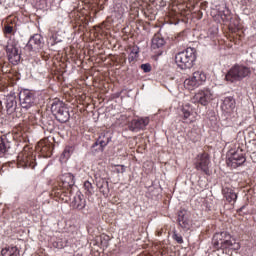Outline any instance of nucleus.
<instances>
[{
  "mask_svg": "<svg viewBox=\"0 0 256 256\" xmlns=\"http://www.w3.org/2000/svg\"><path fill=\"white\" fill-rule=\"evenodd\" d=\"M212 245L217 251L219 249L222 251L224 249H231L232 251H239L241 249V245L228 232L215 233L212 238Z\"/></svg>",
  "mask_w": 256,
  "mask_h": 256,
  "instance_id": "obj_1",
  "label": "nucleus"
},
{
  "mask_svg": "<svg viewBox=\"0 0 256 256\" xmlns=\"http://www.w3.org/2000/svg\"><path fill=\"white\" fill-rule=\"evenodd\" d=\"M195 61H197V50L195 48L188 47L175 55V63L181 71L193 69Z\"/></svg>",
  "mask_w": 256,
  "mask_h": 256,
  "instance_id": "obj_2",
  "label": "nucleus"
},
{
  "mask_svg": "<svg viewBox=\"0 0 256 256\" xmlns=\"http://www.w3.org/2000/svg\"><path fill=\"white\" fill-rule=\"evenodd\" d=\"M249 75H251V68L236 64L227 72L225 79L230 83H235V81H243Z\"/></svg>",
  "mask_w": 256,
  "mask_h": 256,
  "instance_id": "obj_3",
  "label": "nucleus"
},
{
  "mask_svg": "<svg viewBox=\"0 0 256 256\" xmlns=\"http://www.w3.org/2000/svg\"><path fill=\"white\" fill-rule=\"evenodd\" d=\"M52 115H54L56 121L59 123H67L71 119V114L69 113V108L65 103L58 101L54 102L51 106Z\"/></svg>",
  "mask_w": 256,
  "mask_h": 256,
  "instance_id": "obj_4",
  "label": "nucleus"
},
{
  "mask_svg": "<svg viewBox=\"0 0 256 256\" xmlns=\"http://www.w3.org/2000/svg\"><path fill=\"white\" fill-rule=\"evenodd\" d=\"M210 164L211 157L207 152L199 153L194 160L195 169H197V171H202L205 175H211V172L209 171Z\"/></svg>",
  "mask_w": 256,
  "mask_h": 256,
  "instance_id": "obj_5",
  "label": "nucleus"
},
{
  "mask_svg": "<svg viewBox=\"0 0 256 256\" xmlns=\"http://www.w3.org/2000/svg\"><path fill=\"white\" fill-rule=\"evenodd\" d=\"M245 161H247V158H245L243 150L230 151L226 160V165L232 169H237V167H241Z\"/></svg>",
  "mask_w": 256,
  "mask_h": 256,
  "instance_id": "obj_6",
  "label": "nucleus"
},
{
  "mask_svg": "<svg viewBox=\"0 0 256 256\" xmlns=\"http://www.w3.org/2000/svg\"><path fill=\"white\" fill-rule=\"evenodd\" d=\"M19 101L22 109H31L35 106V92L27 89L20 91Z\"/></svg>",
  "mask_w": 256,
  "mask_h": 256,
  "instance_id": "obj_7",
  "label": "nucleus"
},
{
  "mask_svg": "<svg viewBox=\"0 0 256 256\" xmlns=\"http://www.w3.org/2000/svg\"><path fill=\"white\" fill-rule=\"evenodd\" d=\"M213 99V93L211 92V89L204 88L199 90L194 97L192 98L193 103H199L200 105H203L206 107V105H209Z\"/></svg>",
  "mask_w": 256,
  "mask_h": 256,
  "instance_id": "obj_8",
  "label": "nucleus"
},
{
  "mask_svg": "<svg viewBox=\"0 0 256 256\" xmlns=\"http://www.w3.org/2000/svg\"><path fill=\"white\" fill-rule=\"evenodd\" d=\"M43 47H45V40H43V36L41 34H34L30 37L27 45L25 46L26 51H43Z\"/></svg>",
  "mask_w": 256,
  "mask_h": 256,
  "instance_id": "obj_9",
  "label": "nucleus"
},
{
  "mask_svg": "<svg viewBox=\"0 0 256 256\" xmlns=\"http://www.w3.org/2000/svg\"><path fill=\"white\" fill-rule=\"evenodd\" d=\"M18 167H22L23 169H35L37 162H35V155L29 154L27 152L20 153L18 155Z\"/></svg>",
  "mask_w": 256,
  "mask_h": 256,
  "instance_id": "obj_10",
  "label": "nucleus"
},
{
  "mask_svg": "<svg viewBox=\"0 0 256 256\" xmlns=\"http://www.w3.org/2000/svg\"><path fill=\"white\" fill-rule=\"evenodd\" d=\"M6 53L8 61L12 63V65H17V63L21 61V54L19 53V48H17V45L8 44L6 46Z\"/></svg>",
  "mask_w": 256,
  "mask_h": 256,
  "instance_id": "obj_11",
  "label": "nucleus"
},
{
  "mask_svg": "<svg viewBox=\"0 0 256 256\" xmlns=\"http://www.w3.org/2000/svg\"><path fill=\"white\" fill-rule=\"evenodd\" d=\"M36 149L40 151L44 157H51V155H53V143L49 141L48 138L38 142Z\"/></svg>",
  "mask_w": 256,
  "mask_h": 256,
  "instance_id": "obj_12",
  "label": "nucleus"
},
{
  "mask_svg": "<svg viewBox=\"0 0 256 256\" xmlns=\"http://www.w3.org/2000/svg\"><path fill=\"white\" fill-rule=\"evenodd\" d=\"M71 193H73V190H67V188H63V185L55 186L52 189V195L63 201H69L71 199Z\"/></svg>",
  "mask_w": 256,
  "mask_h": 256,
  "instance_id": "obj_13",
  "label": "nucleus"
},
{
  "mask_svg": "<svg viewBox=\"0 0 256 256\" xmlns=\"http://www.w3.org/2000/svg\"><path fill=\"white\" fill-rule=\"evenodd\" d=\"M60 181L62 183L63 189H67V191H71L75 186V176L71 173H65L60 176Z\"/></svg>",
  "mask_w": 256,
  "mask_h": 256,
  "instance_id": "obj_14",
  "label": "nucleus"
},
{
  "mask_svg": "<svg viewBox=\"0 0 256 256\" xmlns=\"http://www.w3.org/2000/svg\"><path fill=\"white\" fill-rule=\"evenodd\" d=\"M149 125V118L134 119L129 125L130 131H141Z\"/></svg>",
  "mask_w": 256,
  "mask_h": 256,
  "instance_id": "obj_15",
  "label": "nucleus"
},
{
  "mask_svg": "<svg viewBox=\"0 0 256 256\" xmlns=\"http://www.w3.org/2000/svg\"><path fill=\"white\" fill-rule=\"evenodd\" d=\"M235 107H236L235 98H233L232 96H228L224 98L223 104L221 106L222 111H224V113H229V114L233 113L235 111Z\"/></svg>",
  "mask_w": 256,
  "mask_h": 256,
  "instance_id": "obj_16",
  "label": "nucleus"
},
{
  "mask_svg": "<svg viewBox=\"0 0 256 256\" xmlns=\"http://www.w3.org/2000/svg\"><path fill=\"white\" fill-rule=\"evenodd\" d=\"M96 186L98 187L100 193L104 195V197H109L110 189H109V181L105 178H98L96 181Z\"/></svg>",
  "mask_w": 256,
  "mask_h": 256,
  "instance_id": "obj_17",
  "label": "nucleus"
},
{
  "mask_svg": "<svg viewBox=\"0 0 256 256\" xmlns=\"http://www.w3.org/2000/svg\"><path fill=\"white\" fill-rule=\"evenodd\" d=\"M16 109H17V98H15V96H7L6 110L8 115H12V113H15Z\"/></svg>",
  "mask_w": 256,
  "mask_h": 256,
  "instance_id": "obj_18",
  "label": "nucleus"
},
{
  "mask_svg": "<svg viewBox=\"0 0 256 256\" xmlns=\"http://www.w3.org/2000/svg\"><path fill=\"white\" fill-rule=\"evenodd\" d=\"M222 195L225 197L226 201L228 203H235L237 201V193H235V190L229 187H225L222 189Z\"/></svg>",
  "mask_w": 256,
  "mask_h": 256,
  "instance_id": "obj_19",
  "label": "nucleus"
},
{
  "mask_svg": "<svg viewBox=\"0 0 256 256\" xmlns=\"http://www.w3.org/2000/svg\"><path fill=\"white\" fill-rule=\"evenodd\" d=\"M178 223L182 229H190L191 227V220H189L187 214L183 213L182 211H180L178 214Z\"/></svg>",
  "mask_w": 256,
  "mask_h": 256,
  "instance_id": "obj_20",
  "label": "nucleus"
},
{
  "mask_svg": "<svg viewBox=\"0 0 256 256\" xmlns=\"http://www.w3.org/2000/svg\"><path fill=\"white\" fill-rule=\"evenodd\" d=\"M73 204L76 209H79V211L85 209V197L83 196V194H81V192L76 193V195L74 196Z\"/></svg>",
  "mask_w": 256,
  "mask_h": 256,
  "instance_id": "obj_21",
  "label": "nucleus"
},
{
  "mask_svg": "<svg viewBox=\"0 0 256 256\" xmlns=\"http://www.w3.org/2000/svg\"><path fill=\"white\" fill-rule=\"evenodd\" d=\"M165 45V38L161 34H155L152 38L151 49H161Z\"/></svg>",
  "mask_w": 256,
  "mask_h": 256,
  "instance_id": "obj_22",
  "label": "nucleus"
},
{
  "mask_svg": "<svg viewBox=\"0 0 256 256\" xmlns=\"http://www.w3.org/2000/svg\"><path fill=\"white\" fill-rule=\"evenodd\" d=\"M2 256H20V251L17 246H7L1 250Z\"/></svg>",
  "mask_w": 256,
  "mask_h": 256,
  "instance_id": "obj_23",
  "label": "nucleus"
},
{
  "mask_svg": "<svg viewBox=\"0 0 256 256\" xmlns=\"http://www.w3.org/2000/svg\"><path fill=\"white\" fill-rule=\"evenodd\" d=\"M99 151H103L107 145H109V138L105 137V134H101L97 141L92 145V147H98Z\"/></svg>",
  "mask_w": 256,
  "mask_h": 256,
  "instance_id": "obj_24",
  "label": "nucleus"
},
{
  "mask_svg": "<svg viewBox=\"0 0 256 256\" xmlns=\"http://www.w3.org/2000/svg\"><path fill=\"white\" fill-rule=\"evenodd\" d=\"M192 77L195 79L196 83H198L199 87L207 81V74L201 70L194 72Z\"/></svg>",
  "mask_w": 256,
  "mask_h": 256,
  "instance_id": "obj_25",
  "label": "nucleus"
},
{
  "mask_svg": "<svg viewBox=\"0 0 256 256\" xmlns=\"http://www.w3.org/2000/svg\"><path fill=\"white\" fill-rule=\"evenodd\" d=\"M184 87L185 89H188L189 91H193V89H197V87H199L197 81L195 79H193V76L190 78H187L184 81Z\"/></svg>",
  "mask_w": 256,
  "mask_h": 256,
  "instance_id": "obj_26",
  "label": "nucleus"
},
{
  "mask_svg": "<svg viewBox=\"0 0 256 256\" xmlns=\"http://www.w3.org/2000/svg\"><path fill=\"white\" fill-rule=\"evenodd\" d=\"M233 17L231 16V10L229 8L225 7V9L222 11L221 19L223 23H229Z\"/></svg>",
  "mask_w": 256,
  "mask_h": 256,
  "instance_id": "obj_27",
  "label": "nucleus"
},
{
  "mask_svg": "<svg viewBox=\"0 0 256 256\" xmlns=\"http://www.w3.org/2000/svg\"><path fill=\"white\" fill-rule=\"evenodd\" d=\"M84 189H85V195H88V197H91L93 193H95V188H93V184L89 181L84 182Z\"/></svg>",
  "mask_w": 256,
  "mask_h": 256,
  "instance_id": "obj_28",
  "label": "nucleus"
},
{
  "mask_svg": "<svg viewBox=\"0 0 256 256\" xmlns=\"http://www.w3.org/2000/svg\"><path fill=\"white\" fill-rule=\"evenodd\" d=\"M137 55H139V48L137 46H133L131 48L130 54L128 55L129 63H132V61H135V59H137Z\"/></svg>",
  "mask_w": 256,
  "mask_h": 256,
  "instance_id": "obj_29",
  "label": "nucleus"
},
{
  "mask_svg": "<svg viewBox=\"0 0 256 256\" xmlns=\"http://www.w3.org/2000/svg\"><path fill=\"white\" fill-rule=\"evenodd\" d=\"M10 147L9 142L5 141L3 138H0V153H7Z\"/></svg>",
  "mask_w": 256,
  "mask_h": 256,
  "instance_id": "obj_30",
  "label": "nucleus"
},
{
  "mask_svg": "<svg viewBox=\"0 0 256 256\" xmlns=\"http://www.w3.org/2000/svg\"><path fill=\"white\" fill-rule=\"evenodd\" d=\"M182 117L184 120H187V119H189V117H191V107L189 105L183 106Z\"/></svg>",
  "mask_w": 256,
  "mask_h": 256,
  "instance_id": "obj_31",
  "label": "nucleus"
},
{
  "mask_svg": "<svg viewBox=\"0 0 256 256\" xmlns=\"http://www.w3.org/2000/svg\"><path fill=\"white\" fill-rule=\"evenodd\" d=\"M11 69L9 68V63L7 62H0V73H3L5 75L6 73H9Z\"/></svg>",
  "mask_w": 256,
  "mask_h": 256,
  "instance_id": "obj_32",
  "label": "nucleus"
},
{
  "mask_svg": "<svg viewBox=\"0 0 256 256\" xmlns=\"http://www.w3.org/2000/svg\"><path fill=\"white\" fill-rule=\"evenodd\" d=\"M3 33L4 35H12L13 33V26L9 24H5L3 28Z\"/></svg>",
  "mask_w": 256,
  "mask_h": 256,
  "instance_id": "obj_33",
  "label": "nucleus"
},
{
  "mask_svg": "<svg viewBox=\"0 0 256 256\" xmlns=\"http://www.w3.org/2000/svg\"><path fill=\"white\" fill-rule=\"evenodd\" d=\"M140 69H142V71H144V73H151V64H149V63L142 64L140 66Z\"/></svg>",
  "mask_w": 256,
  "mask_h": 256,
  "instance_id": "obj_34",
  "label": "nucleus"
},
{
  "mask_svg": "<svg viewBox=\"0 0 256 256\" xmlns=\"http://www.w3.org/2000/svg\"><path fill=\"white\" fill-rule=\"evenodd\" d=\"M173 239H174V241H176L180 245H181V243H183V236H181L180 234H177L175 232L173 234Z\"/></svg>",
  "mask_w": 256,
  "mask_h": 256,
  "instance_id": "obj_35",
  "label": "nucleus"
},
{
  "mask_svg": "<svg viewBox=\"0 0 256 256\" xmlns=\"http://www.w3.org/2000/svg\"><path fill=\"white\" fill-rule=\"evenodd\" d=\"M116 173H125V165H117L115 168Z\"/></svg>",
  "mask_w": 256,
  "mask_h": 256,
  "instance_id": "obj_36",
  "label": "nucleus"
},
{
  "mask_svg": "<svg viewBox=\"0 0 256 256\" xmlns=\"http://www.w3.org/2000/svg\"><path fill=\"white\" fill-rule=\"evenodd\" d=\"M62 157H64L65 159H69V157H71V152L69 151V149H65L62 153Z\"/></svg>",
  "mask_w": 256,
  "mask_h": 256,
  "instance_id": "obj_37",
  "label": "nucleus"
},
{
  "mask_svg": "<svg viewBox=\"0 0 256 256\" xmlns=\"http://www.w3.org/2000/svg\"><path fill=\"white\" fill-rule=\"evenodd\" d=\"M28 205H29V207H32L33 209H37V202H35V201L29 200Z\"/></svg>",
  "mask_w": 256,
  "mask_h": 256,
  "instance_id": "obj_38",
  "label": "nucleus"
},
{
  "mask_svg": "<svg viewBox=\"0 0 256 256\" xmlns=\"http://www.w3.org/2000/svg\"><path fill=\"white\" fill-rule=\"evenodd\" d=\"M243 209H245V205L242 206L241 208H239V209L237 210V213H241V211H243Z\"/></svg>",
  "mask_w": 256,
  "mask_h": 256,
  "instance_id": "obj_39",
  "label": "nucleus"
}]
</instances>
